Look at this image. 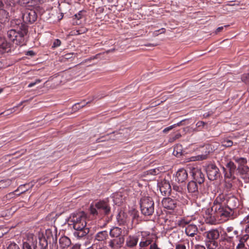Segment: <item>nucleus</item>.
<instances>
[{
	"instance_id": "15",
	"label": "nucleus",
	"mask_w": 249,
	"mask_h": 249,
	"mask_svg": "<svg viewBox=\"0 0 249 249\" xmlns=\"http://www.w3.org/2000/svg\"><path fill=\"white\" fill-rule=\"evenodd\" d=\"M108 238V233L107 231H102L98 232L94 236V242L96 243H101L104 244L106 243L107 240Z\"/></svg>"
},
{
	"instance_id": "52",
	"label": "nucleus",
	"mask_w": 249,
	"mask_h": 249,
	"mask_svg": "<svg viewBox=\"0 0 249 249\" xmlns=\"http://www.w3.org/2000/svg\"><path fill=\"white\" fill-rule=\"evenodd\" d=\"M242 222L245 224H249V214L244 217Z\"/></svg>"
},
{
	"instance_id": "43",
	"label": "nucleus",
	"mask_w": 249,
	"mask_h": 249,
	"mask_svg": "<svg viewBox=\"0 0 249 249\" xmlns=\"http://www.w3.org/2000/svg\"><path fill=\"white\" fill-rule=\"evenodd\" d=\"M173 190L176 191V192L182 194V188L178 185H175L173 186Z\"/></svg>"
},
{
	"instance_id": "12",
	"label": "nucleus",
	"mask_w": 249,
	"mask_h": 249,
	"mask_svg": "<svg viewBox=\"0 0 249 249\" xmlns=\"http://www.w3.org/2000/svg\"><path fill=\"white\" fill-rule=\"evenodd\" d=\"M223 168L225 177H230L233 179L236 178L234 176L236 166L232 161L228 162L226 165V167Z\"/></svg>"
},
{
	"instance_id": "10",
	"label": "nucleus",
	"mask_w": 249,
	"mask_h": 249,
	"mask_svg": "<svg viewBox=\"0 0 249 249\" xmlns=\"http://www.w3.org/2000/svg\"><path fill=\"white\" fill-rule=\"evenodd\" d=\"M209 211L210 210H208L209 213L208 214L207 213H206V221L208 223L210 224H216L218 220L226 221L228 219V218H225L223 216L219 215L214 210H212L211 209L212 212H214L213 213H210Z\"/></svg>"
},
{
	"instance_id": "20",
	"label": "nucleus",
	"mask_w": 249,
	"mask_h": 249,
	"mask_svg": "<svg viewBox=\"0 0 249 249\" xmlns=\"http://www.w3.org/2000/svg\"><path fill=\"white\" fill-rule=\"evenodd\" d=\"M188 178V173L183 169H179L176 173V180L178 183H183Z\"/></svg>"
},
{
	"instance_id": "49",
	"label": "nucleus",
	"mask_w": 249,
	"mask_h": 249,
	"mask_svg": "<svg viewBox=\"0 0 249 249\" xmlns=\"http://www.w3.org/2000/svg\"><path fill=\"white\" fill-rule=\"evenodd\" d=\"M142 249H160L158 247L157 244L156 243H153L148 248Z\"/></svg>"
},
{
	"instance_id": "33",
	"label": "nucleus",
	"mask_w": 249,
	"mask_h": 249,
	"mask_svg": "<svg viewBox=\"0 0 249 249\" xmlns=\"http://www.w3.org/2000/svg\"><path fill=\"white\" fill-rule=\"evenodd\" d=\"M38 239L39 244L41 248L46 249L48 247V242L45 237L41 235L39 236Z\"/></svg>"
},
{
	"instance_id": "9",
	"label": "nucleus",
	"mask_w": 249,
	"mask_h": 249,
	"mask_svg": "<svg viewBox=\"0 0 249 249\" xmlns=\"http://www.w3.org/2000/svg\"><path fill=\"white\" fill-rule=\"evenodd\" d=\"M208 178L211 180L217 179L220 176L218 168L213 164H209L206 170Z\"/></svg>"
},
{
	"instance_id": "18",
	"label": "nucleus",
	"mask_w": 249,
	"mask_h": 249,
	"mask_svg": "<svg viewBox=\"0 0 249 249\" xmlns=\"http://www.w3.org/2000/svg\"><path fill=\"white\" fill-rule=\"evenodd\" d=\"M163 207L167 209L173 210L177 207V201L170 197L164 198L162 200Z\"/></svg>"
},
{
	"instance_id": "32",
	"label": "nucleus",
	"mask_w": 249,
	"mask_h": 249,
	"mask_svg": "<svg viewBox=\"0 0 249 249\" xmlns=\"http://www.w3.org/2000/svg\"><path fill=\"white\" fill-rule=\"evenodd\" d=\"M32 246L34 249H36V244H35L33 242H31L30 240H28V241L23 242L22 249H32Z\"/></svg>"
},
{
	"instance_id": "19",
	"label": "nucleus",
	"mask_w": 249,
	"mask_h": 249,
	"mask_svg": "<svg viewBox=\"0 0 249 249\" xmlns=\"http://www.w3.org/2000/svg\"><path fill=\"white\" fill-rule=\"evenodd\" d=\"M160 190L163 196L170 195L172 192L171 187L169 182L162 181L159 186Z\"/></svg>"
},
{
	"instance_id": "8",
	"label": "nucleus",
	"mask_w": 249,
	"mask_h": 249,
	"mask_svg": "<svg viewBox=\"0 0 249 249\" xmlns=\"http://www.w3.org/2000/svg\"><path fill=\"white\" fill-rule=\"evenodd\" d=\"M190 173L194 181L200 184L204 182L205 176L201 170L197 166L189 167Z\"/></svg>"
},
{
	"instance_id": "29",
	"label": "nucleus",
	"mask_w": 249,
	"mask_h": 249,
	"mask_svg": "<svg viewBox=\"0 0 249 249\" xmlns=\"http://www.w3.org/2000/svg\"><path fill=\"white\" fill-rule=\"evenodd\" d=\"M196 181L192 180L188 184L187 188L189 193L196 195L198 193V187Z\"/></svg>"
},
{
	"instance_id": "22",
	"label": "nucleus",
	"mask_w": 249,
	"mask_h": 249,
	"mask_svg": "<svg viewBox=\"0 0 249 249\" xmlns=\"http://www.w3.org/2000/svg\"><path fill=\"white\" fill-rule=\"evenodd\" d=\"M21 5L25 7H33L44 2L43 0H18Z\"/></svg>"
},
{
	"instance_id": "11",
	"label": "nucleus",
	"mask_w": 249,
	"mask_h": 249,
	"mask_svg": "<svg viewBox=\"0 0 249 249\" xmlns=\"http://www.w3.org/2000/svg\"><path fill=\"white\" fill-rule=\"evenodd\" d=\"M141 234L142 238L139 243V249H147L154 243L151 236L149 234H146L145 232H141Z\"/></svg>"
},
{
	"instance_id": "64",
	"label": "nucleus",
	"mask_w": 249,
	"mask_h": 249,
	"mask_svg": "<svg viewBox=\"0 0 249 249\" xmlns=\"http://www.w3.org/2000/svg\"><path fill=\"white\" fill-rule=\"evenodd\" d=\"M2 91V89H0V93Z\"/></svg>"
},
{
	"instance_id": "28",
	"label": "nucleus",
	"mask_w": 249,
	"mask_h": 249,
	"mask_svg": "<svg viewBox=\"0 0 249 249\" xmlns=\"http://www.w3.org/2000/svg\"><path fill=\"white\" fill-rule=\"evenodd\" d=\"M59 245L63 249L69 247L71 244V240L66 236L61 237L59 240Z\"/></svg>"
},
{
	"instance_id": "30",
	"label": "nucleus",
	"mask_w": 249,
	"mask_h": 249,
	"mask_svg": "<svg viewBox=\"0 0 249 249\" xmlns=\"http://www.w3.org/2000/svg\"><path fill=\"white\" fill-rule=\"evenodd\" d=\"M23 23L27 26L29 24H32L37 19V17H21Z\"/></svg>"
},
{
	"instance_id": "51",
	"label": "nucleus",
	"mask_w": 249,
	"mask_h": 249,
	"mask_svg": "<svg viewBox=\"0 0 249 249\" xmlns=\"http://www.w3.org/2000/svg\"><path fill=\"white\" fill-rule=\"evenodd\" d=\"M235 230H234V228L233 227L230 226L228 227L226 230V231L224 232H227V233H231V232H233Z\"/></svg>"
},
{
	"instance_id": "1",
	"label": "nucleus",
	"mask_w": 249,
	"mask_h": 249,
	"mask_svg": "<svg viewBox=\"0 0 249 249\" xmlns=\"http://www.w3.org/2000/svg\"><path fill=\"white\" fill-rule=\"evenodd\" d=\"M69 222L75 230L73 235L75 237L80 239L85 237L89 233V229L87 227V215L85 212L72 214Z\"/></svg>"
},
{
	"instance_id": "57",
	"label": "nucleus",
	"mask_w": 249,
	"mask_h": 249,
	"mask_svg": "<svg viewBox=\"0 0 249 249\" xmlns=\"http://www.w3.org/2000/svg\"><path fill=\"white\" fill-rule=\"evenodd\" d=\"M73 55V53L72 54H66L65 55V58L66 59H69V58H70V55Z\"/></svg>"
},
{
	"instance_id": "35",
	"label": "nucleus",
	"mask_w": 249,
	"mask_h": 249,
	"mask_svg": "<svg viewBox=\"0 0 249 249\" xmlns=\"http://www.w3.org/2000/svg\"><path fill=\"white\" fill-rule=\"evenodd\" d=\"M208 154L200 155L196 156L191 157L190 159L191 161L202 160H205L207 158Z\"/></svg>"
},
{
	"instance_id": "40",
	"label": "nucleus",
	"mask_w": 249,
	"mask_h": 249,
	"mask_svg": "<svg viewBox=\"0 0 249 249\" xmlns=\"http://www.w3.org/2000/svg\"><path fill=\"white\" fill-rule=\"evenodd\" d=\"M10 181L9 180H1L0 181V188H5L9 186Z\"/></svg>"
},
{
	"instance_id": "14",
	"label": "nucleus",
	"mask_w": 249,
	"mask_h": 249,
	"mask_svg": "<svg viewBox=\"0 0 249 249\" xmlns=\"http://www.w3.org/2000/svg\"><path fill=\"white\" fill-rule=\"evenodd\" d=\"M237 170L241 178L244 180V182L249 183V167H238Z\"/></svg>"
},
{
	"instance_id": "39",
	"label": "nucleus",
	"mask_w": 249,
	"mask_h": 249,
	"mask_svg": "<svg viewBox=\"0 0 249 249\" xmlns=\"http://www.w3.org/2000/svg\"><path fill=\"white\" fill-rule=\"evenodd\" d=\"M7 15L6 11L3 9V4L1 0H0V16Z\"/></svg>"
},
{
	"instance_id": "16",
	"label": "nucleus",
	"mask_w": 249,
	"mask_h": 249,
	"mask_svg": "<svg viewBox=\"0 0 249 249\" xmlns=\"http://www.w3.org/2000/svg\"><path fill=\"white\" fill-rule=\"evenodd\" d=\"M227 197L224 194H219L213 202V205L212 207V210L215 211V207L219 205L221 208H224L226 206V202L227 200Z\"/></svg>"
},
{
	"instance_id": "60",
	"label": "nucleus",
	"mask_w": 249,
	"mask_h": 249,
	"mask_svg": "<svg viewBox=\"0 0 249 249\" xmlns=\"http://www.w3.org/2000/svg\"><path fill=\"white\" fill-rule=\"evenodd\" d=\"M209 116V114L208 113H205V114H204V117H205V118L208 117Z\"/></svg>"
},
{
	"instance_id": "17",
	"label": "nucleus",
	"mask_w": 249,
	"mask_h": 249,
	"mask_svg": "<svg viewBox=\"0 0 249 249\" xmlns=\"http://www.w3.org/2000/svg\"><path fill=\"white\" fill-rule=\"evenodd\" d=\"M28 33V29H24L23 30H20L18 32V35H16L15 43L17 45L22 46L24 44L25 36Z\"/></svg>"
},
{
	"instance_id": "3",
	"label": "nucleus",
	"mask_w": 249,
	"mask_h": 249,
	"mask_svg": "<svg viewBox=\"0 0 249 249\" xmlns=\"http://www.w3.org/2000/svg\"><path fill=\"white\" fill-rule=\"evenodd\" d=\"M122 232V229L118 227H114L110 230L109 234L111 239L107 242L110 249H120L123 247L125 238Z\"/></svg>"
},
{
	"instance_id": "53",
	"label": "nucleus",
	"mask_w": 249,
	"mask_h": 249,
	"mask_svg": "<svg viewBox=\"0 0 249 249\" xmlns=\"http://www.w3.org/2000/svg\"><path fill=\"white\" fill-rule=\"evenodd\" d=\"M36 14L35 12L34 11H32V10H31V11L29 13H27L26 14H23L22 16H25V15H27V16H35Z\"/></svg>"
},
{
	"instance_id": "62",
	"label": "nucleus",
	"mask_w": 249,
	"mask_h": 249,
	"mask_svg": "<svg viewBox=\"0 0 249 249\" xmlns=\"http://www.w3.org/2000/svg\"><path fill=\"white\" fill-rule=\"evenodd\" d=\"M72 249H77V248L76 247H73Z\"/></svg>"
},
{
	"instance_id": "31",
	"label": "nucleus",
	"mask_w": 249,
	"mask_h": 249,
	"mask_svg": "<svg viewBox=\"0 0 249 249\" xmlns=\"http://www.w3.org/2000/svg\"><path fill=\"white\" fill-rule=\"evenodd\" d=\"M17 35H18V32L13 29L8 31L7 33V38L9 40L13 42L14 43L15 41V38Z\"/></svg>"
},
{
	"instance_id": "55",
	"label": "nucleus",
	"mask_w": 249,
	"mask_h": 249,
	"mask_svg": "<svg viewBox=\"0 0 249 249\" xmlns=\"http://www.w3.org/2000/svg\"><path fill=\"white\" fill-rule=\"evenodd\" d=\"M173 125H171V126H170L169 127H167L166 128H165L164 130H163V132H168L169 130H171L173 128Z\"/></svg>"
},
{
	"instance_id": "63",
	"label": "nucleus",
	"mask_w": 249,
	"mask_h": 249,
	"mask_svg": "<svg viewBox=\"0 0 249 249\" xmlns=\"http://www.w3.org/2000/svg\"><path fill=\"white\" fill-rule=\"evenodd\" d=\"M152 45L151 44H149L148 45H146V46H151Z\"/></svg>"
},
{
	"instance_id": "48",
	"label": "nucleus",
	"mask_w": 249,
	"mask_h": 249,
	"mask_svg": "<svg viewBox=\"0 0 249 249\" xmlns=\"http://www.w3.org/2000/svg\"><path fill=\"white\" fill-rule=\"evenodd\" d=\"M229 26V25H225L224 26L219 27L216 29V30L215 31V33L216 34H217L219 33L222 32L224 28H226Z\"/></svg>"
},
{
	"instance_id": "41",
	"label": "nucleus",
	"mask_w": 249,
	"mask_h": 249,
	"mask_svg": "<svg viewBox=\"0 0 249 249\" xmlns=\"http://www.w3.org/2000/svg\"><path fill=\"white\" fill-rule=\"evenodd\" d=\"M165 32V28H161L159 30L155 31L153 32V35L154 36H158L160 34L164 33Z\"/></svg>"
},
{
	"instance_id": "23",
	"label": "nucleus",
	"mask_w": 249,
	"mask_h": 249,
	"mask_svg": "<svg viewBox=\"0 0 249 249\" xmlns=\"http://www.w3.org/2000/svg\"><path fill=\"white\" fill-rule=\"evenodd\" d=\"M238 181L237 178L233 179L230 177H225V187L228 190H231L234 187L236 182Z\"/></svg>"
},
{
	"instance_id": "61",
	"label": "nucleus",
	"mask_w": 249,
	"mask_h": 249,
	"mask_svg": "<svg viewBox=\"0 0 249 249\" xmlns=\"http://www.w3.org/2000/svg\"><path fill=\"white\" fill-rule=\"evenodd\" d=\"M179 136H180V135H177L176 136V138L174 139L178 138Z\"/></svg>"
},
{
	"instance_id": "5",
	"label": "nucleus",
	"mask_w": 249,
	"mask_h": 249,
	"mask_svg": "<svg viewBox=\"0 0 249 249\" xmlns=\"http://www.w3.org/2000/svg\"><path fill=\"white\" fill-rule=\"evenodd\" d=\"M141 213L145 216H150L154 212V202L152 197L145 196L142 197L140 201Z\"/></svg>"
},
{
	"instance_id": "45",
	"label": "nucleus",
	"mask_w": 249,
	"mask_h": 249,
	"mask_svg": "<svg viewBox=\"0 0 249 249\" xmlns=\"http://www.w3.org/2000/svg\"><path fill=\"white\" fill-rule=\"evenodd\" d=\"M245 234H244V236H246V237H247V240H248L249 239V224H248L245 229Z\"/></svg>"
},
{
	"instance_id": "50",
	"label": "nucleus",
	"mask_w": 249,
	"mask_h": 249,
	"mask_svg": "<svg viewBox=\"0 0 249 249\" xmlns=\"http://www.w3.org/2000/svg\"><path fill=\"white\" fill-rule=\"evenodd\" d=\"M61 43V41L59 39H55L54 40V41L53 42V47H54V48L59 47V46H60Z\"/></svg>"
},
{
	"instance_id": "25",
	"label": "nucleus",
	"mask_w": 249,
	"mask_h": 249,
	"mask_svg": "<svg viewBox=\"0 0 249 249\" xmlns=\"http://www.w3.org/2000/svg\"><path fill=\"white\" fill-rule=\"evenodd\" d=\"M127 215L124 212L121 211L117 215V220L120 226L124 225L127 222Z\"/></svg>"
},
{
	"instance_id": "13",
	"label": "nucleus",
	"mask_w": 249,
	"mask_h": 249,
	"mask_svg": "<svg viewBox=\"0 0 249 249\" xmlns=\"http://www.w3.org/2000/svg\"><path fill=\"white\" fill-rule=\"evenodd\" d=\"M140 239L139 233L128 235L125 241V247L129 249H133L137 245Z\"/></svg>"
},
{
	"instance_id": "4",
	"label": "nucleus",
	"mask_w": 249,
	"mask_h": 249,
	"mask_svg": "<svg viewBox=\"0 0 249 249\" xmlns=\"http://www.w3.org/2000/svg\"><path fill=\"white\" fill-rule=\"evenodd\" d=\"M238 203V199L233 196H231L227 197L226 205L224 208H221V206L218 205L215 207V211L219 215L224 216L225 218H229L232 215V209L237 207Z\"/></svg>"
},
{
	"instance_id": "24",
	"label": "nucleus",
	"mask_w": 249,
	"mask_h": 249,
	"mask_svg": "<svg viewBox=\"0 0 249 249\" xmlns=\"http://www.w3.org/2000/svg\"><path fill=\"white\" fill-rule=\"evenodd\" d=\"M197 232V228L194 224L188 225L185 229L186 234L189 236H194Z\"/></svg>"
},
{
	"instance_id": "59",
	"label": "nucleus",
	"mask_w": 249,
	"mask_h": 249,
	"mask_svg": "<svg viewBox=\"0 0 249 249\" xmlns=\"http://www.w3.org/2000/svg\"><path fill=\"white\" fill-rule=\"evenodd\" d=\"M80 18H81V17H80V18H76V22H75V24H77V25H78V24H80V22H78V21H79V19H80Z\"/></svg>"
},
{
	"instance_id": "54",
	"label": "nucleus",
	"mask_w": 249,
	"mask_h": 249,
	"mask_svg": "<svg viewBox=\"0 0 249 249\" xmlns=\"http://www.w3.org/2000/svg\"><path fill=\"white\" fill-rule=\"evenodd\" d=\"M26 54L32 56L35 55V53L33 51H29L26 53Z\"/></svg>"
},
{
	"instance_id": "27",
	"label": "nucleus",
	"mask_w": 249,
	"mask_h": 249,
	"mask_svg": "<svg viewBox=\"0 0 249 249\" xmlns=\"http://www.w3.org/2000/svg\"><path fill=\"white\" fill-rule=\"evenodd\" d=\"M18 19H14L12 21V24L13 26L16 25L20 29V30H23L25 28L28 29V26L26 25L21 19V17H19Z\"/></svg>"
},
{
	"instance_id": "38",
	"label": "nucleus",
	"mask_w": 249,
	"mask_h": 249,
	"mask_svg": "<svg viewBox=\"0 0 249 249\" xmlns=\"http://www.w3.org/2000/svg\"><path fill=\"white\" fill-rule=\"evenodd\" d=\"M242 81L246 84L249 85V73H245L242 75L241 77Z\"/></svg>"
},
{
	"instance_id": "56",
	"label": "nucleus",
	"mask_w": 249,
	"mask_h": 249,
	"mask_svg": "<svg viewBox=\"0 0 249 249\" xmlns=\"http://www.w3.org/2000/svg\"><path fill=\"white\" fill-rule=\"evenodd\" d=\"M206 246L207 247L208 249H214L216 248V247H213L212 245H209V244H207Z\"/></svg>"
},
{
	"instance_id": "42",
	"label": "nucleus",
	"mask_w": 249,
	"mask_h": 249,
	"mask_svg": "<svg viewBox=\"0 0 249 249\" xmlns=\"http://www.w3.org/2000/svg\"><path fill=\"white\" fill-rule=\"evenodd\" d=\"M7 249H20V248L15 243H11L9 245Z\"/></svg>"
},
{
	"instance_id": "26",
	"label": "nucleus",
	"mask_w": 249,
	"mask_h": 249,
	"mask_svg": "<svg viewBox=\"0 0 249 249\" xmlns=\"http://www.w3.org/2000/svg\"><path fill=\"white\" fill-rule=\"evenodd\" d=\"M10 47V43L4 38L0 37V52L2 53L8 52Z\"/></svg>"
},
{
	"instance_id": "58",
	"label": "nucleus",
	"mask_w": 249,
	"mask_h": 249,
	"mask_svg": "<svg viewBox=\"0 0 249 249\" xmlns=\"http://www.w3.org/2000/svg\"><path fill=\"white\" fill-rule=\"evenodd\" d=\"M22 103L21 102V103H20V104H19L18 106L15 107H14L12 109H11V111H12V110H15V109L16 108H17V107H18L22 105Z\"/></svg>"
},
{
	"instance_id": "21",
	"label": "nucleus",
	"mask_w": 249,
	"mask_h": 249,
	"mask_svg": "<svg viewBox=\"0 0 249 249\" xmlns=\"http://www.w3.org/2000/svg\"><path fill=\"white\" fill-rule=\"evenodd\" d=\"M248 240L247 239H242L239 243L237 244L235 247V243H232V245L226 246L224 249H249V246L246 244Z\"/></svg>"
},
{
	"instance_id": "6",
	"label": "nucleus",
	"mask_w": 249,
	"mask_h": 249,
	"mask_svg": "<svg viewBox=\"0 0 249 249\" xmlns=\"http://www.w3.org/2000/svg\"><path fill=\"white\" fill-rule=\"evenodd\" d=\"M222 236H223L222 240L229 243V244H225L222 249H224L226 246L232 245L233 243H235V247H236L237 244H239L242 239H247L246 236H244L243 234H239V231L237 230H234L233 232L229 233L224 232Z\"/></svg>"
},
{
	"instance_id": "37",
	"label": "nucleus",
	"mask_w": 249,
	"mask_h": 249,
	"mask_svg": "<svg viewBox=\"0 0 249 249\" xmlns=\"http://www.w3.org/2000/svg\"><path fill=\"white\" fill-rule=\"evenodd\" d=\"M222 143V146L226 147H231L233 145L232 141L230 140H225Z\"/></svg>"
},
{
	"instance_id": "2",
	"label": "nucleus",
	"mask_w": 249,
	"mask_h": 249,
	"mask_svg": "<svg viewBox=\"0 0 249 249\" xmlns=\"http://www.w3.org/2000/svg\"><path fill=\"white\" fill-rule=\"evenodd\" d=\"M90 214L94 217L102 218L108 216L111 212V207L107 200H102L91 204Z\"/></svg>"
},
{
	"instance_id": "36",
	"label": "nucleus",
	"mask_w": 249,
	"mask_h": 249,
	"mask_svg": "<svg viewBox=\"0 0 249 249\" xmlns=\"http://www.w3.org/2000/svg\"><path fill=\"white\" fill-rule=\"evenodd\" d=\"M190 221H189L185 218H182L178 221V224L180 227L183 228L186 226H187L188 225H190Z\"/></svg>"
},
{
	"instance_id": "34",
	"label": "nucleus",
	"mask_w": 249,
	"mask_h": 249,
	"mask_svg": "<svg viewBox=\"0 0 249 249\" xmlns=\"http://www.w3.org/2000/svg\"><path fill=\"white\" fill-rule=\"evenodd\" d=\"M234 160L237 162L239 165L238 167L248 166L246 164L247 163V159L245 158H234Z\"/></svg>"
},
{
	"instance_id": "46",
	"label": "nucleus",
	"mask_w": 249,
	"mask_h": 249,
	"mask_svg": "<svg viewBox=\"0 0 249 249\" xmlns=\"http://www.w3.org/2000/svg\"><path fill=\"white\" fill-rule=\"evenodd\" d=\"M41 82V79H36V81L34 82H32V83H30L28 85V88H31V87L35 86L37 84H38V83H40Z\"/></svg>"
},
{
	"instance_id": "7",
	"label": "nucleus",
	"mask_w": 249,
	"mask_h": 249,
	"mask_svg": "<svg viewBox=\"0 0 249 249\" xmlns=\"http://www.w3.org/2000/svg\"><path fill=\"white\" fill-rule=\"evenodd\" d=\"M206 236V245H212L213 247H217L218 242L216 240L219 237V232L217 229H212L205 232Z\"/></svg>"
},
{
	"instance_id": "44",
	"label": "nucleus",
	"mask_w": 249,
	"mask_h": 249,
	"mask_svg": "<svg viewBox=\"0 0 249 249\" xmlns=\"http://www.w3.org/2000/svg\"><path fill=\"white\" fill-rule=\"evenodd\" d=\"M86 104L85 103H77V104H75L73 106V109H79L80 108H82L83 107H84L85 106Z\"/></svg>"
},
{
	"instance_id": "47",
	"label": "nucleus",
	"mask_w": 249,
	"mask_h": 249,
	"mask_svg": "<svg viewBox=\"0 0 249 249\" xmlns=\"http://www.w3.org/2000/svg\"><path fill=\"white\" fill-rule=\"evenodd\" d=\"M205 124L206 123L203 121H199L196 123V126L197 128L200 129L203 127Z\"/></svg>"
}]
</instances>
